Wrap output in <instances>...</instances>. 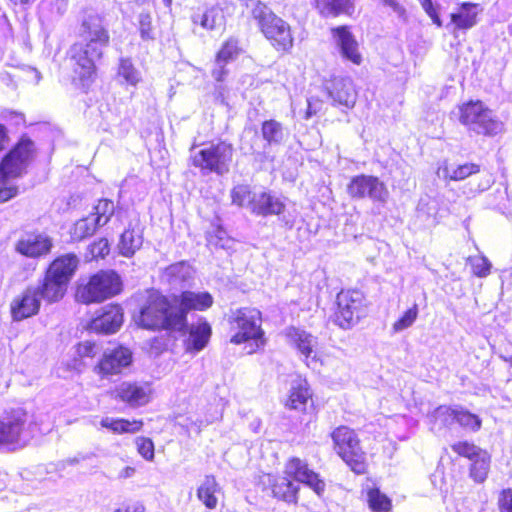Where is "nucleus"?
<instances>
[{
	"instance_id": "1",
	"label": "nucleus",
	"mask_w": 512,
	"mask_h": 512,
	"mask_svg": "<svg viewBox=\"0 0 512 512\" xmlns=\"http://www.w3.org/2000/svg\"><path fill=\"white\" fill-rule=\"evenodd\" d=\"M81 42L70 48V60L74 73L85 84L96 72V62L109 45L110 36L104 17L93 9L84 11L79 30Z\"/></svg>"
},
{
	"instance_id": "2",
	"label": "nucleus",
	"mask_w": 512,
	"mask_h": 512,
	"mask_svg": "<svg viewBox=\"0 0 512 512\" xmlns=\"http://www.w3.org/2000/svg\"><path fill=\"white\" fill-rule=\"evenodd\" d=\"M79 264L75 254H65L56 258L48 267L43 281L33 288L41 300L48 303L60 301L66 291L68 283L73 277Z\"/></svg>"
},
{
	"instance_id": "3",
	"label": "nucleus",
	"mask_w": 512,
	"mask_h": 512,
	"mask_svg": "<svg viewBox=\"0 0 512 512\" xmlns=\"http://www.w3.org/2000/svg\"><path fill=\"white\" fill-rule=\"evenodd\" d=\"M137 323L143 328L152 330H183L182 314H176L173 303L158 293L149 296L147 304L140 311Z\"/></svg>"
},
{
	"instance_id": "4",
	"label": "nucleus",
	"mask_w": 512,
	"mask_h": 512,
	"mask_svg": "<svg viewBox=\"0 0 512 512\" xmlns=\"http://www.w3.org/2000/svg\"><path fill=\"white\" fill-rule=\"evenodd\" d=\"M251 14L264 34L278 51H289L293 47V37L290 25L278 17L267 5L257 1Z\"/></svg>"
},
{
	"instance_id": "5",
	"label": "nucleus",
	"mask_w": 512,
	"mask_h": 512,
	"mask_svg": "<svg viewBox=\"0 0 512 512\" xmlns=\"http://www.w3.org/2000/svg\"><path fill=\"white\" fill-rule=\"evenodd\" d=\"M232 329L237 333L232 336L231 342L241 344L252 341L248 353L255 352L265 344L264 331L261 328V312L256 308H240L231 315Z\"/></svg>"
},
{
	"instance_id": "6",
	"label": "nucleus",
	"mask_w": 512,
	"mask_h": 512,
	"mask_svg": "<svg viewBox=\"0 0 512 512\" xmlns=\"http://www.w3.org/2000/svg\"><path fill=\"white\" fill-rule=\"evenodd\" d=\"M31 437L25 411L12 410L0 418V451L15 452L23 449Z\"/></svg>"
},
{
	"instance_id": "7",
	"label": "nucleus",
	"mask_w": 512,
	"mask_h": 512,
	"mask_svg": "<svg viewBox=\"0 0 512 512\" xmlns=\"http://www.w3.org/2000/svg\"><path fill=\"white\" fill-rule=\"evenodd\" d=\"M232 157L233 147L226 142L211 143L198 151L193 146L190 155L192 164L200 168L204 174L216 173L217 175H224L229 171Z\"/></svg>"
},
{
	"instance_id": "8",
	"label": "nucleus",
	"mask_w": 512,
	"mask_h": 512,
	"mask_svg": "<svg viewBox=\"0 0 512 512\" xmlns=\"http://www.w3.org/2000/svg\"><path fill=\"white\" fill-rule=\"evenodd\" d=\"M120 291V277L114 271H100L78 286L76 299L84 304L102 302Z\"/></svg>"
},
{
	"instance_id": "9",
	"label": "nucleus",
	"mask_w": 512,
	"mask_h": 512,
	"mask_svg": "<svg viewBox=\"0 0 512 512\" xmlns=\"http://www.w3.org/2000/svg\"><path fill=\"white\" fill-rule=\"evenodd\" d=\"M459 121L477 134L492 136L502 130V123L482 102H469L459 107Z\"/></svg>"
},
{
	"instance_id": "10",
	"label": "nucleus",
	"mask_w": 512,
	"mask_h": 512,
	"mask_svg": "<svg viewBox=\"0 0 512 512\" xmlns=\"http://www.w3.org/2000/svg\"><path fill=\"white\" fill-rule=\"evenodd\" d=\"M35 156L34 142L22 138L0 163V181L11 183V179L22 176Z\"/></svg>"
},
{
	"instance_id": "11",
	"label": "nucleus",
	"mask_w": 512,
	"mask_h": 512,
	"mask_svg": "<svg viewBox=\"0 0 512 512\" xmlns=\"http://www.w3.org/2000/svg\"><path fill=\"white\" fill-rule=\"evenodd\" d=\"M336 303L335 323L342 329L352 328L365 315V297L359 290H341Z\"/></svg>"
},
{
	"instance_id": "12",
	"label": "nucleus",
	"mask_w": 512,
	"mask_h": 512,
	"mask_svg": "<svg viewBox=\"0 0 512 512\" xmlns=\"http://www.w3.org/2000/svg\"><path fill=\"white\" fill-rule=\"evenodd\" d=\"M332 439L338 455L355 473L363 474L366 470L364 454L355 432L346 426H340L333 431Z\"/></svg>"
},
{
	"instance_id": "13",
	"label": "nucleus",
	"mask_w": 512,
	"mask_h": 512,
	"mask_svg": "<svg viewBox=\"0 0 512 512\" xmlns=\"http://www.w3.org/2000/svg\"><path fill=\"white\" fill-rule=\"evenodd\" d=\"M347 192L353 198L368 197L381 203H385L389 195L385 184L377 177L370 175L353 177L347 187Z\"/></svg>"
},
{
	"instance_id": "14",
	"label": "nucleus",
	"mask_w": 512,
	"mask_h": 512,
	"mask_svg": "<svg viewBox=\"0 0 512 512\" xmlns=\"http://www.w3.org/2000/svg\"><path fill=\"white\" fill-rule=\"evenodd\" d=\"M52 238L42 232H28L16 241L15 251L28 258H39L50 253Z\"/></svg>"
},
{
	"instance_id": "15",
	"label": "nucleus",
	"mask_w": 512,
	"mask_h": 512,
	"mask_svg": "<svg viewBox=\"0 0 512 512\" xmlns=\"http://www.w3.org/2000/svg\"><path fill=\"white\" fill-rule=\"evenodd\" d=\"M132 362V353L128 348L119 346L107 350L102 359L95 366L94 371L102 378L121 373L122 369L129 366Z\"/></svg>"
},
{
	"instance_id": "16",
	"label": "nucleus",
	"mask_w": 512,
	"mask_h": 512,
	"mask_svg": "<svg viewBox=\"0 0 512 512\" xmlns=\"http://www.w3.org/2000/svg\"><path fill=\"white\" fill-rule=\"evenodd\" d=\"M172 303L176 314L181 313L183 318V329L187 325V313L191 310L204 311L213 304V297L208 292L183 291L180 295H174Z\"/></svg>"
},
{
	"instance_id": "17",
	"label": "nucleus",
	"mask_w": 512,
	"mask_h": 512,
	"mask_svg": "<svg viewBox=\"0 0 512 512\" xmlns=\"http://www.w3.org/2000/svg\"><path fill=\"white\" fill-rule=\"evenodd\" d=\"M123 323V311L119 305L109 304L102 307L97 316L89 323V330L96 333L112 334L119 330Z\"/></svg>"
},
{
	"instance_id": "18",
	"label": "nucleus",
	"mask_w": 512,
	"mask_h": 512,
	"mask_svg": "<svg viewBox=\"0 0 512 512\" xmlns=\"http://www.w3.org/2000/svg\"><path fill=\"white\" fill-rule=\"evenodd\" d=\"M333 40L343 58L359 65L362 62V55L359 51V44L347 26H339L331 29Z\"/></svg>"
},
{
	"instance_id": "19",
	"label": "nucleus",
	"mask_w": 512,
	"mask_h": 512,
	"mask_svg": "<svg viewBox=\"0 0 512 512\" xmlns=\"http://www.w3.org/2000/svg\"><path fill=\"white\" fill-rule=\"evenodd\" d=\"M285 473L289 477H293L297 482H302L312 488L318 495L325 489V483L319 479L318 475L308 469L306 463L298 458L291 459L285 468Z\"/></svg>"
},
{
	"instance_id": "20",
	"label": "nucleus",
	"mask_w": 512,
	"mask_h": 512,
	"mask_svg": "<svg viewBox=\"0 0 512 512\" xmlns=\"http://www.w3.org/2000/svg\"><path fill=\"white\" fill-rule=\"evenodd\" d=\"M253 199L251 213L257 216L281 215L286 208L284 199L270 191L257 192Z\"/></svg>"
},
{
	"instance_id": "21",
	"label": "nucleus",
	"mask_w": 512,
	"mask_h": 512,
	"mask_svg": "<svg viewBox=\"0 0 512 512\" xmlns=\"http://www.w3.org/2000/svg\"><path fill=\"white\" fill-rule=\"evenodd\" d=\"M327 90L334 104L352 108L356 103L357 93L350 78H334Z\"/></svg>"
},
{
	"instance_id": "22",
	"label": "nucleus",
	"mask_w": 512,
	"mask_h": 512,
	"mask_svg": "<svg viewBox=\"0 0 512 512\" xmlns=\"http://www.w3.org/2000/svg\"><path fill=\"white\" fill-rule=\"evenodd\" d=\"M41 299L33 286L28 287L21 298L15 299L11 305L14 320H22L35 315L40 308Z\"/></svg>"
},
{
	"instance_id": "23",
	"label": "nucleus",
	"mask_w": 512,
	"mask_h": 512,
	"mask_svg": "<svg viewBox=\"0 0 512 512\" xmlns=\"http://www.w3.org/2000/svg\"><path fill=\"white\" fill-rule=\"evenodd\" d=\"M114 394L115 398L132 407L145 405L149 401L148 390L137 383L123 382L115 388Z\"/></svg>"
},
{
	"instance_id": "24",
	"label": "nucleus",
	"mask_w": 512,
	"mask_h": 512,
	"mask_svg": "<svg viewBox=\"0 0 512 512\" xmlns=\"http://www.w3.org/2000/svg\"><path fill=\"white\" fill-rule=\"evenodd\" d=\"M479 14L478 4L463 2L455 12L451 13V24L453 25L452 33L456 30H469L477 24V16Z\"/></svg>"
},
{
	"instance_id": "25",
	"label": "nucleus",
	"mask_w": 512,
	"mask_h": 512,
	"mask_svg": "<svg viewBox=\"0 0 512 512\" xmlns=\"http://www.w3.org/2000/svg\"><path fill=\"white\" fill-rule=\"evenodd\" d=\"M289 336L297 350L304 357L307 366H310L313 363L316 364L317 356L316 352L314 351V347L317 343L316 338L311 334L299 329H292L289 333Z\"/></svg>"
},
{
	"instance_id": "26",
	"label": "nucleus",
	"mask_w": 512,
	"mask_h": 512,
	"mask_svg": "<svg viewBox=\"0 0 512 512\" xmlns=\"http://www.w3.org/2000/svg\"><path fill=\"white\" fill-rule=\"evenodd\" d=\"M163 278L171 287L183 288L193 278V270L185 262L175 263L165 269Z\"/></svg>"
},
{
	"instance_id": "27",
	"label": "nucleus",
	"mask_w": 512,
	"mask_h": 512,
	"mask_svg": "<svg viewBox=\"0 0 512 512\" xmlns=\"http://www.w3.org/2000/svg\"><path fill=\"white\" fill-rule=\"evenodd\" d=\"M210 336L211 326L207 322L191 325L189 337L186 340V350L189 352L201 351L209 342Z\"/></svg>"
},
{
	"instance_id": "28",
	"label": "nucleus",
	"mask_w": 512,
	"mask_h": 512,
	"mask_svg": "<svg viewBox=\"0 0 512 512\" xmlns=\"http://www.w3.org/2000/svg\"><path fill=\"white\" fill-rule=\"evenodd\" d=\"M315 4L323 17L351 15L354 11V0H315Z\"/></svg>"
},
{
	"instance_id": "29",
	"label": "nucleus",
	"mask_w": 512,
	"mask_h": 512,
	"mask_svg": "<svg viewBox=\"0 0 512 512\" xmlns=\"http://www.w3.org/2000/svg\"><path fill=\"white\" fill-rule=\"evenodd\" d=\"M480 171V166L475 163H465L457 167H449L445 162L437 170L439 178L444 180L462 181L467 177L477 174Z\"/></svg>"
},
{
	"instance_id": "30",
	"label": "nucleus",
	"mask_w": 512,
	"mask_h": 512,
	"mask_svg": "<svg viewBox=\"0 0 512 512\" xmlns=\"http://www.w3.org/2000/svg\"><path fill=\"white\" fill-rule=\"evenodd\" d=\"M220 486L213 475H206L197 489L198 499L208 509H215L218 505L217 493L220 492Z\"/></svg>"
},
{
	"instance_id": "31",
	"label": "nucleus",
	"mask_w": 512,
	"mask_h": 512,
	"mask_svg": "<svg viewBox=\"0 0 512 512\" xmlns=\"http://www.w3.org/2000/svg\"><path fill=\"white\" fill-rule=\"evenodd\" d=\"M310 397L308 383L305 380L297 379L291 385L290 394L285 405L290 409L302 411Z\"/></svg>"
},
{
	"instance_id": "32",
	"label": "nucleus",
	"mask_w": 512,
	"mask_h": 512,
	"mask_svg": "<svg viewBox=\"0 0 512 512\" xmlns=\"http://www.w3.org/2000/svg\"><path fill=\"white\" fill-rule=\"evenodd\" d=\"M269 481L275 497L286 502H296L298 485L294 484L292 480L284 476H277L271 479L269 476Z\"/></svg>"
},
{
	"instance_id": "33",
	"label": "nucleus",
	"mask_w": 512,
	"mask_h": 512,
	"mask_svg": "<svg viewBox=\"0 0 512 512\" xmlns=\"http://www.w3.org/2000/svg\"><path fill=\"white\" fill-rule=\"evenodd\" d=\"M192 22L206 30H214L224 26L225 17L221 8L213 6L203 13L194 14Z\"/></svg>"
},
{
	"instance_id": "34",
	"label": "nucleus",
	"mask_w": 512,
	"mask_h": 512,
	"mask_svg": "<svg viewBox=\"0 0 512 512\" xmlns=\"http://www.w3.org/2000/svg\"><path fill=\"white\" fill-rule=\"evenodd\" d=\"M143 244V237L140 229L128 228L120 237L118 244L119 252L125 257H132Z\"/></svg>"
},
{
	"instance_id": "35",
	"label": "nucleus",
	"mask_w": 512,
	"mask_h": 512,
	"mask_svg": "<svg viewBox=\"0 0 512 512\" xmlns=\"http://www.w3.org/2000/svg\"><path fill=\"white\" fill-rule=\"evenodd\" d=\"M456 406L440 405L428 414L431 429L449 427L455 423Z\"/></svg>"
},
{
	"instance_id": "36",
	"label": "nucleus",
	"mask_w": 512,
	"mask_h": 512,
	"mask_svg": "<svg viewBox=\"0 0 512 512\" xmlns=\"http://www.w3.org/2000/svg\"><path fill=\"white\" fill-rule=\"evenodd\" d=\"M100 424L102 427L110 429L117 434L135 433L139 431L143 425L142 421H129L126 419H115L112 417L103 418Z\"/></svg>"
},
{
	"instance_id": "37",
	"label": "nucleus",
	"mask_w": 512,
	"mask_h": 512,
	"mask_svg": "<svg viewBox=\"0 0 512 512\" xmlns=\"http://www.w3.org/2000/svg\"><path fill=\"white\" fill-rule=\"evenodd\" d=\"M244 52L240 41L236 37H229L216 54L217 63L235 61Z\"/></svg>"
},
{
	"instance_id": "38",
	"label": "nucleus",
	"mask_w": 512,
	"mask_h": 512,
	"mask_svg": "<svg viewBox=\"0 0 512 512\" xmlns=\"http://www.w3.org/2000/svg\"><path fill=\"white\" fill-rule=\"evenodd\" d=\"M261 133L268 145H280L285 137L282 124L273 119L263 122Z\"/></svg>"
},
{
	"instance_id": "39",
	"label": "nucleus",
	"mask_w": 512,
	"mask_h": 512,
	"mask_svg": "<svg viewBox=\"0 0 512 512\" xmlns=\"http://www.w3.org/2000/svg\"><path fill=\"white\" fill-rule=\"evenodd\" d=\"M470 468L471 478L478 483L486 480L490 469V456L486 451L481 452L475 457Z\"/></svg>"
},
{
	"instance_id": "40",
	"label": "nucleus",
	"mask_w": 512,
	"mask_h": 512,
	"mask_svg": "<svg viewBox=\"0 0 512 512\" xmlns=\"http://www.w3.org/2000/svg\"><path fill=\"white\" fill-rule=\"evenodd\" d=\"M100 225L95 221L94 216H87L78 220L71 231L72 238L80 241L92 236Z\"/></svg>"
},
{
	"instance_id": "41",
	"label": "nucleus",
	"mask_w": 512,
	"mask_h": 512,
	"mask_svg": "<svg viewBox=\"0 0 512 512\" xmlns=\"http://www.w3.org/2000/svg\"><path fill=\"white\" fill-rule=\"evenodd\" d=\"M255 193L250 190L248 185H237L231 190L232 203L239 207H245L251 212Z\"/></svg>"
},
{
	"instance_id": "42",
	"label": "nucleus",
	"mask_w": 512,
	"mask_h": 512,
	"mask_svg": "<svg viewBox=\"0 0 512 512\" xmlns=\"http://www.w3.org/2000/svg\"><path fill=\"white\" fill-rule=\"evenodd\" d=\"M118 76L122 77L127 84L137 85L141 80L140 72L134 67L129 58H121L118 67Z\"/></svg>"
},
{
	"instance_id": "43",
	"label": "nucleus",
	"mask_w": 512,
	"mask_h": 512,
	"mask_svg": "<svg viewBox=\"0 0 512 512\" xmlns=\"http://www.w3.org/2000/svg\"><path fill=\"white\" fill-rule=\"evenodd\" d=\"M115 205L113 201L108 199L99 200L97 205L94 207V213L91 216H94L95 221L100 225L104 226L107 224L111 216L114 214Z\"/></svg>"
},
{
	"instance_id": "44",
	"label": "nucleus",
	"mask_w": 512,
	"mask_h": 512,
	"mask_svg": "<svg viewBox=\"0 0 512 512\" xmlns=\"http://www.w3.org/2000/svg\"><path fill=\"white\" fill-rule=\"evenodd\" d=\"M455 423L460 426L477 431L481 426V420L478 416L470 413L461 406H456Z\"/></svg>"
},
{
	"instance_id": "45",
	"label": "nucleus",
	"mask_w": 512,
	"mask_h": 512,
	"mask_svg": "<svg viewBox=\"0 0 512 512\" xmlns=\"http://www.w3.org/2000/svg\"><path fill=\"white\" fill-rule=\"evenodd\" d=\"M369 507L374 512H388L391 509V500L378 489H372L368 492Z\"/></svg>"
},
{
	"instance_id": "46",
	"label": "nucleus",
	"mask_w": 512,
	"mask_h": 512,
	"mask_svg": "<svg viewBox=\"0 0 512 512\" xmlns=\"http://www.w3.org/2000/svg\"><path fill=\"white\" fill-rule=\"evenodd\" d=\"M227 64L228 63H226V62L217 63L215 61V66L211 72L213 79L217 83H219L215 87V96H216V99H220L221 102H224V92H225V88L221 83L226 79V77L229 73L228 69L226 68Z\"/></svg>"
},
{
	"instance_id": "47",
	"label": "nucleus",
	"mask_w": 512,
	"mask_h": 512,
	"mask_svg": "<svg viewBox=\"0 0 512 512\" xmlns=\"http://www.w3.org/2000/svg\"><path fill=\"white\" fill-rule=\"evenodd\" d=\"M418 317V306L414 304L411 308H409L399 320H397L393 326V332L398 333L401 332L413 325Z\"/></svg>"
},
{
	"instance_id": "48",
	"label": "nucleus",
	"mask_w": 512,
	"mask_h": 512,
	"mask_svg": "<svg viewBox=\"0 0 512 512\" xmlns=\"http://www.w3.org/2000/svg\"><path fill=\"white\" fill-rule=\"evenodd\" d=\"M468 262L472 267L473 274L477 277H486L490 274L491 262L485 256H470Z\"/></svg>"
},
{
	"instance_id": "49",
	"label": "nucleus",
	"mask_w": 512,
	"mask_h": 512,
	"mask_svg": "<svg viewBox=\"0 0 512 512\" xmlns=\"http://www.w3.org/2000/svg\"><path fill=\"white\" fill-rule=\"evenodd\" d=\"M452 450L460 456L467 457L470 460H473L478 456V454L483 452V450L468 442L455 443L452 445Z\"/></svg>"
},
{
	"instance_id": "50",
	"label": "nucleus",
	"mask_w": 512,
	"mask_h": 512,
	"mask_svg": "<svg viewBox=\"0 0 512 512\" xmlns=\"http://www.w3.org/2000/svg\"><path fill=\"white\" fill-rule=\"evenodd\" d=\"M136 446L139 454L146 460L154 458V444L151 439L138 437L136 439Z\"/></svg>"
},
{
	"instance_id": "51",
	"label": "nucleus",
	"mask_w": 512,
	"mask_h": 512,
	"mask_svg": "<svg viewBox=\"0 0 512 512\" xmlns=\"http://www.w3.org/2000/svg\"><path fill=\"white\" fill-rule=\"evenodd\" d=\"M139 24H140V35L143 40H151L153 39L152 35V19L149 14H140L139 16Z\"/></svg>"
},
{
	"instance_id": "52",
	"label": "nucleus",
	"mask_w": 512,
	"mask_h": 512,
	"mask_svg": "<svg viewBox=\"0 0 512 512\" xmlns=\"http://www.w3.org/2000/svg\"><path fill=\"white\" fill-rule=\"evenodd\" d=\"M109 251V243L105 238L94 242L90 248V252L94 258H104L109 253Z\"/></svg>"
},
{
	"instance_id": "53",
	"label": "nucleus",
	"mask_w": 512,
	"mask_h": 512,
	"mask_svg": "<svg viewBox=\"0 0 512 512\" xmlns=\"http://www.w3.org/2000/svg\"><path fill=\"white\" fill-rule=\"evenodd\" d=\"M500 512H512V489H504L498 498Z\"/></svg>"
},
{
	"instance_id": "54",
	"label": "nucleus",
	"mask_w": 512,
	"mask_h": 512,
	"mask_svg": "<svg viewBox=\"0 0 512 512\" xmlns=\"http://www.w3.org/2000/svg\"><path fill=\"white\" fill-rule=\"evenodd\" d=\"M18 193V188L7 181H0V203L10 200Z\"/></svg>"
},
{
	"instance_id": "55",
	"label": "nucleus",
	"mask_w": 512,
	"mask_h": 512,
	"mask_svg": "<svg viewBox=\"0 0 512 512\" xmlns=\"http://www.w3.org/2000/svg\"><path fill=\"white\" fill-rule=\"evenodd\" d=\"M419 2L421 3V6L425 10V12L430 16L433 23L436 24L438 27H441L442 21L436 11V8L432 3V0H419Z\"/></svg>"
},
{
	"instance_id": "56",
	"label": "nucleus",
	"mask_w": 512,
	"mask_h": 512,
	"mask_svg": "<svg viewBox=\"0 0 512 512\" xmlns=\"http://www.w3.org/2000/svg\"><path fill=\"white\" fill-rule=\"evenodd\" d=\"M96 345L90 341L82 342L78 345V354L81 357H93L95 355Z\"/></svg>"
},
{
	"instance_id": "57",
	"label": "nucleus",
	"mask_w": 512,
	"mask_h": 512,
	"mask_svg": "<svg viewBox=\"0 0 512 512\" xmlns=\"http://www.w3.org/2000/svg\"><path fill=\"white\" fill-rule=\"evenodd\" d=\"M114 512H145V507L139 503H133L122 508L116 509Z\"/></svg>"
},
{
	"instance_id": "58",
	"label": "nucleus",
	"mask_w": 512,
	"mask_h": 512,
	"mask_svg": "<svg viewBox=\"0 0 512 512\" xmlns=\"http://www.w3.org/2000/svg\"><path fill=\"white\" fill-rule=\"evenodd\" d=\"M90 457H91V455H79V456L67 459L66 462L69 465H75V464L80 463L81 461L89 459Z\"/></svg>"
},
{
	"instance_id": "59",
	"label": "nucleus",
	"mask_w": 512,
	"mask_h": 512,
	"mask_svg": "<svg viewBox=\"0 0 512 512\" xmlns=\"http://www.w3.org/2000/svg\"><path fill=\"white\" fill-rule=\"evenodd\" d=\"M385 6L391 7L394 11L400 12L402 8L395 0H381Z\"/></svg>"
},
{
	"instance_id": "60",
	"label": "nucleus",
	"mask_w": 512,
	"mask_h": 512,
	"mask_svg": "<svg viewBox=\"0 0 512 512\" xmlns=\"http://www.w3.org/2000/svg\"><path fill=\"white\" fill-rule=\"evenodd\" d=\"M6 140H7L6 129L3 125L0 124V150H2L4 148Z\"/></svg>"
},
{
	"instance_id": "61",
	"label": "nucleus",
	"mask_w": 512,
	"mask_h": 512,
	"mask_svg": "<svg viewBox=\"0 0 512 512\" xmlns=\"http://www.w3.org/2000/svg\"><path fill=\"white\" fill-rule=\"evenodd\" d=\"M134 472H135V469H134V468H132V467H125V468L121 471V473H120V477H121V478H129V477L133 476Z\"/></svg>"
},
{
	"instance_id": "62",
	"label": "nucleus",
	"mask_w": 512,
	"mask_h": 512,
	"mask_svg": "<svg viewBox=\"0 0 512 512\" xmlns=\"http://www.w3.org/2000/svg\"><path fill=\"white\" fill-rule=\"evenodd\" d=\"M10 1L14 5H27V4L34 2L35 0H10Z\"/></svg>"
},
{
	"instance_id": "63",
	"label": "nucleus",
	"mask_w": 512,
	"mask_h": 512,
	"mask_svg": "<svg viewBox=\"0 0 512 512\" xmlns=\"http://www.w3.org/2000/svg\"><path fill=\"white\" fill-rule=\"evenodd\" d=\"M314 113H316V110L313 109L312 101L308 100L307 117H310Z\"/></svg>"
}]
</instances>
